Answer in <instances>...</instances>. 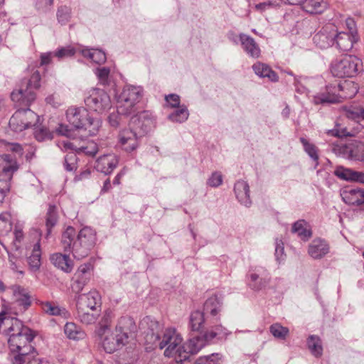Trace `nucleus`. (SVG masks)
Here are the masks:
<instances>
[{"instance_id":"f257e3e1","label":"nucleus","mask_w":364,"mask_h":364,"mask_svg":"<svg viewBox=\"0 0 364 364\" xmlns=\"http://www.w3.org/2000/svg\"><path fill=\"white\" fill-rule=\"evenodd\" d=\"M96 242V234L90 227H84L77 234L72 226L63 232L60 245L64 252L72 254L75 259L86 257Z\"/></svg>"},{"instance_id":"f03ea898","label":"nucleus","mask_w":364,"mask_h":364,"mask_svg":"<svg viewBox=\"0 0 364 364\" xmlns=\"http://www.w3.org/2000/svg\"><path fill=\"white\" fill-rule=\"evenodd\" d=\"M161 328L159 322L151 321L149 331L147 332L145 339L154 348L164 349L166 357H173L178 354L181 355V345L183 338L175 328L168 327L159 333L158 329Z\"/></svg>"},{"instance_id":"7ed1b4c3","label":"nucleus","mask_w":364,"mask_h":364,"mask_svg":"<svg viewBox=\"0 0 364 364\" xmlns=\"http://www.w3.org/2000/svg\"><path fill=\"white\" fill-rule=\"evenodd\" d=\"M34 332L26 326H22L16 333H12L8 339L9 360L11 364H24L30 358L35 348L31 345Z\"/></svg>"},{"instance_id":"20e7f679","label":"nucleus","mask_w":364,"mask_h":364,"mask_svg":"<svg viewBox=\"0 0 364 364\" xmlns=\"http://www.w3.org/2000/svg\"><path fill=\"white\" fill-rule=\"evenodd\" d=\"M40 81L39 71L33 69L29 77L22 80L19 89L11 92V100L18 106H30L36 99L35 90L40 87Z\"/></svg>"},{"instance_id":"39448f33","label":"nucleus","mask_w":364,"mask_h":364,"mask_svg":"<svg viewBox=\"0 0 364 364\" xmlns=\"http://www.w3.org/2000/svg\"><path fill=\"white\" fill-rule=\"evenodd\" d=\"M66 117L73 127L87 130L90 135H95L101 127L100 120L92 117L87 109L83 107H69L66 111Z\"/></svg>"},{"instance_id":"423d86ee","label":"nucleus","mask_w":364,"mask_h":364,"mask_svg":"<svg viewBox=\"0 0 364 364\" xmlns=\"http://www.w3.org/2000/svg\"><path fill=\"white\" fill-rule=\"evenodd\" d=\"M143 96V89L140 86L126 85L117 96V103L119 112L127 116L136 110V105Z\"/></svg>"},{"instance_id":"0eeeda50","label":"nucleus","mask_w":364,"mask_h":364,"mask_svg":"<svg viewBox=\"0 0 364 364\" xmlns=\"http://www.w3.org/2000/svg\"><path fill=\"white\" fill-rule=\"evenodd\" d=\"M362 65L360 59L355 55H345L331 63V70L335 77H352Z\"/></svg>"},{"instance_id":"6e6552de","label":"nucleus","mask_w":364,"mask_h":364,"mask_svg":"<svg viewBox=\"0 0 364 364\" xmlns=\"http://www.w3.org/2000/svg\"><path fill=\"white\" fill-rule=\"evenodd\" d=\"M15 105L18 109L9 120V127L12 130L20 132L37 124L39 117L28 108L29 106H18L16 103Z\"/></svg>"},{"instance_id":"1a4fd4ad","label":"nucleus","mask_w":364,"mask_h":364,"mask_svg":"<svg viewBox=\"0 0 364 364\" xmlns=\"http://www.w3.org/2000/svg\"><path fill=\"white\" fill-rule=\"evenodd\" d=\"M97 335L104 350L108 353H114L127 343L124 336L120 335L116 330L112 331L107 325H102L99 328Z\"/></svg>"},{"instance_id":"9d476101","label":"nucleus","mask_w":364,"mask_h":364,"mask_svg":"<svg viewBox=\"0 0 364 364\" xmlns=\"http://www.w3.org/2000/svg\"><path fill=\"white\" fill-rule=\"evenodd\" d=\"M85 104L87 109L99 114L107 111L112 107L109 95L105 90L97 88L89 92L85 99Z\"/></svg>"},{"instance_id":"9b49d317","label":"nucleus","mask_w":364,"mask_h":364,"mask_svg":"<svg viewBox=\"0 0 364 364\" xmlns=\"http://www.w3.org/2000/svg\"><path fill=\"white\" fill-rule=\"evenodd\" d=\"M155 124L154 116L148 110L136 114L130 120V127L141 136L151 131L154 128Z\"/></svg>"},{"instance_id":"f8f14e48","label":"nucleus","mask_w":364,"mask_h":364,"mask_svg":"<svg viewBox=\"0 0 364 364\" xmlns=\"http://www.w3.org/2000/svg\"><path fill=\"white\" fill-rule=\"evenodd\" d=\"M142 136L131 127L122 130L118 135V145L126 152L136 150L139 145V139Z\"/></svg>"},{"instance_id":"ddd939ff","label":"nucleus","mask_w":364,"mask_h":364,"mask_svg":"<svg viewBox=\"0 0 364 364\" xmlns=\"http://www.w3.org/2000/svg\"><path fill=\"white\" fill-rule=\"evenodd\" d=\"M336 29L333 25L327 24L314 36L316 46L321 49L327 48L334 44Z\"/></svg>"},{"instance_id":"4468645a","label":"nucleus","mask_w":364,"mask_h":364,"mask_svg":"<svg viewBox=\"0 0 364 364\" xmlns=\"http://www.w3.org/2000/svg\"><path fill=\"white\" fill-rule=\"evenodd\" d=\"M206 343L208 341L205 339L204 334L202 337L194 336L190 338L186 343L182 346L181 345V355H178L180 360H183V363H186V360L189 358V355L196 354L205 346ZM187 364L188 363H187Z\"/></svg>"},{"instance_id":"2eb2a0df","label":"nucleus","mask_w":364,"mask_h":364,"mask_svg":"<svg viewBox=\"0 0 364 364\" xmlns=\"http://www.w3.org/2000/svg\"><path fill=\"white\" fill-rule=\"evenodd\" d=\"M58 147L62 150H75L77 153H83L89 156H94L98 152V146L94 141H87L85 145L77 147L75 142L68 139L59 141Z\"/></svg>"},{"instance_id":"dca6fc26","label":"nucleus","mask_w":364,"mask_h":364,"mask_svg":"<svg viewBox=\"0 0 364 364\" xmlns=\"http://www.w3.org/2000/svg\"><path fill=\"white\" fill-rule=\"evenodd\" d=\"M119 164V157L114 154H107L100 156L95 161L94 167L105 175H109Z\"/></svg>"},{"instance_id":"f3484780","label":"nucleus","mask_w":364,"mask_h":364,"mask_svg":"<svg viewBox=\"0 0 364 364\" xmlns=\"http://www.w3.org/2000/svg\"><path fill=\"white\" fill-rule=\"evenodd\" d=\"M223 308V298L221 296L213 294L206 299L203 305V313L206 318L212 317L213 320L220 319V313Z\"/></svg>"},{"instance_id":"a211bd4d","label":"nucleus","mask_w":364,"mask_h":364,"mask_svg":"<svg viewBox=\"0 0 364 364\" xmlns=\"http://www.w3.org/2000/svg\"><path fill=\"white\" fill-rule=\"evenodd\" d=\"M77 308L90 309L95 311L101 306V297L97 291H90L87 294L78 296L77 299Z\"/></svg>"},{"instance_id":"6ab92c4d","label":"nucleus","mask_w":364,"mask_h":364,"mask_svg":"<svg viewBox=\"0 0 364 364\" xmlns=\"http://www.w3.org/2000/svg\"><path fill=\"white\" fill-rule=\"evenodd\" d=\"M270 277L267 270L262 267L255 268L254 272L250 274V287L255 290H261L269 283Z\"/></svg>"},{"instance_id":"aec40b11","label":"nucleus","mask_w":364,"mask_h":364,"mask_svg":"<svg viewBox=\"0 0 364 364\" xmlns=\"http://www.w3.org/2000/svg\"><path fill=\"white\" fill-rule=\"evenodd\" d=\"M18 167L15 155L10 154L0 155V173H4L9 181Z\"/></svg>"},{"instance_id":"412c9836","label":"nucleus","mask_w":364,"mask_h":364,"mask_svg":"<svg viewBox=\"0 0 364 364\" xmlns=\"http://www.w3.org/2000/svg\"><path fill=\"white\" fill-rule=\"evenodd\" d=\"M336 86H326V91L321 92L313 97V102L315 105L333 104L340 102L338 95L336 94Z\"/></svg>"},{"instance_id":"4be33fe9","label":"nucleus","mask_w":364,"mask_h":364,"mask_svg":"<svg viewBox=\"0 0 364 364\" xmlns=\"http://www.w3.org/2000/svg\"><path fill=\"white\" fill-rule=\"evenodd\" d=\"M363 189L346 187L341 191V196L343 202L348 205H360L363 204Z\"/></svg>"},{"instance_id":"5701e85b","label":"nucleus","mask_w":364,"mask_h":364,"mask_svg":"<svg viewBox=\"0 0 364 364\" xmlns=\"http://www.w3.org/2000/svg\"><path fill=\"white\" fill-rule=\"evenodd\" d=\"M358 36L356 33H349L347 32L336 33L334 43H336V47L341 51H348L351 50L353 43L358 41Z\"/></svg>"},{"instance_id":"b1692460","label":"nucleus","mask_w":364,"mask_h":364,"mask_svg":"<svg viewBox=\"0 0 364 364\" xmlns=\"http://www.w3.org/2000/svg\"><path fill=\"white\" fill-rule=\"evenodd\" d=\"M329 252V245L324 240L317 238L311 241L309 245V255L314 259H321Z\"/></svg>"},{"instance_id":"393cba45","label":"nucleus","mask_w":364,"mask_h":364,"mask_svg":"<svg viewBox=\"0 0 364 364\" xmlns=\"http://www.w3.org/2000/svg\"><path fill=\"white\" fill-rule=\"evenodd\" d=\"M239 39L243 50L249 56L254 58H258L260 56V48L253 38L247 34L240 33Z\"/></svg>"},{"instance_id":"a878e982","label":"nucleus","mask_w":364,"mask_h":364,"mask_svg":"<svg viewBox=\"0 0 364 364\" xmlns=\"http://www.w3.org/2000/svg\"><path fill=\"white\" fill-rule=\"evenodd\" d=\"M234 191L238 201L246 207L250 206L252 201L250 196V187L248 183L243 181H237L234 186Z\"/></svg>"},{"instance_id":"bb28decb","label":"nucleus","mask_w":364,"mask_h":364,"mask_svg":"<svg viewBox=\"0 0 364 364\" xmlns=\"http://www.w3.org/2000/svg\"><path fill=\"white\" fill-rule=\"evenodd\" d=\"M115 330L122 336H125L127 341L136 331V326L134 319L129 316H122L118 321Z\"/></svg>"},{"instance_id":"cd10ccee","label":"nucleus","mask_w":364,"mask_h":364,"mask_svg":"<svg viewBox=\"0 0 364 364\" xmlns=\"http://www.w3.org/2000/svg\"><path fill=\"white\" fill-rule=\"evenodd\" d=\"M50 261L55 267L66 273L71 272L73 269V262L68 253H55L51 255Z\"/></svg>"},{"instance_id":"c85d7f7f","label":"nucleus","mask_w":364,"mask_h":364,"mask_svg":"<svg viewBox=\"0 0 364 364\" xmlns=\"http://www.w3.org/2000/svg\"><path fill=\"white\" fill-rule=\"evenodd\" d=\"M255 73L260 77H267L272 82H277V74L267 64L257 62L252 65Z\"/></svg>"},{"instance_id":"c756f323","label":"nucleus","mask_w":364,"mask_h":364,"mask_svg":"<svg viewBox=\"0 0 364 364\" xmlns=\"http://www.w3.org/2000/svg\"><path fill=\"white\" fill-rule=\"evenodd\" d=\"M9 290L13 294L15 300L20 306L27 309L31 305V298L25 289L18 285H14L9 288Z\"/></svg>"},{"instance_id":"7c9ffc66","label":"nucleus","mask_w":364,"mask_h":364,"mask_svg":"<svg viewBox=\"0 0 364 364\" xmlns=\"http://www.w3.org/2000/svg\"><path fill=\"white\" fill-rule=\"evenodd\" d=\"M41 309L44 313L49 316H59L63 318H68V311L63 307H60L55 303L45 301L41 303Z\"/></svg>"},{"instance_id":"2f4dec72","label":"nucleus","mask_w":364,"mask_h":364,"mask_svg":"<svg viewBox=\"0 0 364 364\" xmlns=\"http://www.w3.org/2000/svg\"><path fill=\"white\" fill-rule=\"evenodd\" d=\"M230 334V332L226 328L221 325H216L205 331L204 336L208 342H210L215 338L218 340L225 339Z\"/></svg>"},{"instance_id":"473e14b6","label":"nucleus","mask_w":364,"mask_h":364,"mask_svg":"<svg viewBox=\"0 0 364 364\" xmlns=\"http://www.w3.org/2000/svg\"><path fill=\"white\" fill-rule=\"evenodd\" d=\"M348 159L354 161H364V144L356 142L346 147Z\"/></svg>"},{"instance_id":"72a5a7b5","label":"nucleus","mask_w":364,"mask_h":364,"mask_svg":"<svg viewBox=\"0 0 364 364\" xmlns=\"http://www.w3.org/2000/svg\"><path fill=\"white\" fill-rule=\"evenodd\" d=\"M301 6L309 14H321L326 9V3L323 0H304Z\"/></svg>"},{"instance_id":"f704fd0d","label":"nucleus","mask_w":364,"mask_h":364,"mask_svg":"<svg viewBox=\"0 0 364 364\" xmlns=\"http://www.w3.org/2000/svg\"><path fill=\"white\" fill-rule=\"evenodd\" d=\"M208 320L205 314L199 310L193 311L190 315L189 326L193 331H199L203 326V324Z\"/></svg>"},{"instance_id":"c9c22d12","label":"nucleus","mask_w":364,"mask_h":364,"mask_svg":"<svg viewBox=\"0 0 364 364\" xmlns=\"http://www.w3.org/2000/svg\"><path fill=\"white\" fill-rule=\"evenodd\" d=\"M291 231L304 240H308L312 235L311 230L308 228V223L304 220L295 222L292 225Z\"/></svg>"},{"instance_id":"e433bc0d","label":"nucleus","mask_w":364,"mask_h":364,"mask_svg":"<svg viewBox=\"0 0 364 364\" xmlns=\"http://www.w3.org/2000/svg\"><path fill=\"white\" fill-rule=\"evenodd\" d=\"M343 110L348 119L356 121L364 119V107L361 106L356 105H346L343 107Z\"/></svg>"},{"instance_id":"4c0bfd02","label":"nucleus","mask_w":364,"mask_h":364,"mask_svg":"<svg viewBox=\"0 0 364 364\" xmlns=\"http://www.w3.org/2000/svg\"><path fill=\"white\" fill-rule=\"evenodd\" d=\"M79 51L84 57L92 60L97 64H102L106 61V55L101 50L84 48Z\"/></svg>"},{"instance_id":"58836bf2","label":"nucleus","mask_w":364,"mask_h":364,"mask_svg":"<svg viewBox=\"0 0 364 364\" xmlns=\"http://www.w3.org/2000/svg\"><path fill=\"white\" fill-rule=\"evenodd\" d=\"M336 87L337 90L343 92V95H338L339 98H352L357 94L358 91L357 84H355L352 81H345L343 83L338 84Z\"/></svg>"},{"instance_id":"ea45409f","label":"nucleus","mask_w":364,"mask_h":364,"mask_svg":"<svg viewBox=\"0 0 364 364\" xmlns=\"http://www.w3.org/2000/svg\"><path fill=\"white\" fill-rule=\"evenodd\" d=\"M64 333L70 339L80 340L83 339L85 333L75 323L68 322L64 326Z\"/></svg>"},{"instance_id":"a19ab883","label":"nucleus","mask_w":364,"mask_h":364,"mask_svg":"<svg viewBox=\"0 0 364 364\" xmlns=\"http://www.w3.org/2000/svg\"><path fill=\"white\" fill-rule=\"evenodd\" d=\"M90 311L91 310L83 308H77V318L81 323L86 325H90L94 323L97 321L99 316L97 311H95L92 313H90Z\"/></svg>"},{"instance_id":"79ce46f5","label":"nucleus","mask_w":364,"mask_h":364,"mask_svg":"<svg viewBox=\"0 0 364 364\" xmlns=\"http://www.w3.org/2000/svg\"><path fill=\"white\" fill-rule=\"evenodd\" d=\"M41 246L39 242L34 245L31 255L28 257V263L33 271H37L41 266Z\"/></svg>"},{"instance_id":"37998d69","label":"nucleus","mask_w":364,"mask_h":364,"mask_svg":"<svg viewBox=\"0 0 364 364\" xmlns=\"http://www.w3.org/2000/svg\"><path fill=\"white\" fill-rule=\"evenodd\" d=\"M58 222V213L55 205H49L48 212L46 213V226L47 230L46 237H48L51 233L52 228L56 225Z\"/></svg>"},{"instance_id":"c03bdc74","label":"nucleus","mask_w":364,"mask_h":364,"mask_svg":"<svg viewBox=\"0 0 364 364\" xmlns=\"http://www.w3.org/2000/svg\"><path fill=\"white\" fill-rule=\"evenodd\" d=\"M307 346L311 353L316 357L322 355L323 348L318 336L311 335L307 339Z\"/></svg>"},{"instance_id":"a18cd8bd","label":"nucleus","mask_w":364,"mask_h":364,"mask_svg":"<svg viewBox=\"0 0 364 364\" xmlns=\"http://www.w3.org/2000/svg\"><path fill=\"white\" fill-rule=\"evenodd\" d=\"M189 116L188 110L184 105L168 115V119L173 122L182 123L186 122Z\"/></svg>"},{"instance_id":"49530a36","label":"nucleus","mask_w":364,"mask_h":364,"mask_svg":"<svg viewBox=\"0 0 364 364\" xmlns=\"http://www.w3.org/2000/svg\"><path fill=\"white\" fill-rule=\"evenodd\" d=\"M356 171L350 168L338 166L334 171V175L338 178L350 182H355Z\"/></svg>"},{"instance_id":"de8ad7c7","label":"nucleus","mask_w":364,"mask_h":364,"mask_svg":"<svg viewBox=\"0 0 364 364\" xmlns=\"http://www.w3.org/2000/svg\"><path fill=\"white\" fill-rule=\"evenodd\" d=\"M300 141L304 146L305 152L316 162V166H317L318 164V148L304 137L300 138Z\"/></svg>"},{"instance_id":"09e8293b","label":"nucleus","mask_w":364,"mask_h":364,"mask_svg":"<svg viewBox=\"0 0 364 364\" xmlns=\"http://www.w3.org/2000/svg\"><path fill=\"white\" fill-rule=\"evenodd\" d=\"M269 331L274 338L279 340H285L289 333L288 328L282 326L279 323L272 324L269 327Z\"/></svg>"},{"instance_id":"8fccbe9b","label":"nucleus","mask_w":364,"mask_h":364,"mask_svg":"<svg viewBox=\"0 0 364 364\" xmlns=\"http://www.w3.org/2000/svg\"><path fill=\"white\" fill-rule=\"evenodd\" d=\"M222 355L219 353H212L211 355L200 356L194 364H221ZM181 364H187L182 363Z\"/></svg>"},{"instance_id":"3c124183","label":"nucleus","mask_w":364,"mask_h":364,"mask_svg":"<svg viewBox=\"0 0 364 364\" xmlns=\"http://www.w3.org/2000/svg\"><path fill=\"white\" fill-rule=\"evenodd\" d=\"M11 229V215L8 213L0 214V235L8 234Z\"/></svg>"},{"instance_id":"603ef678","label":"nucleus","mask_w":364,"mask_h":364,"mask_svg":"<svg viewBox=\"0 0 364 364\" xmlns=\"http://www.w3.org/2000/svg\"><path fill=\"white\" fill-rule=\"evenodd\" d=\"M280 6L279 0H267L264 2L259 3L255 6V9L263 13L267 11L277 9Z\"/></svg>"},{"instance_id":"864d4df0","label":"nucleus","mask_w":364,"mask_h":364,"mask_svg":"<svg viewBox=\"0 0 364 364\" xmlns=\"http://www.w3.org/2000/svg\"><path fill=\"white\" fill-rule=\"evenodd\" d=\"M56 16L60 23L66 24L71 17V9L67 6H61L58 7Z\"/></svg>"},{"instance_id":"5fc2aeb1","label":"nucleus","mask_w":364,"mask_h":364,"mask_svg":"<svg viewBox=\"0 0 364 364\" xmlns=\"http://www.w3.org/2000/svg\"><path fill=\"white\" fill-rule=\"evenodd\" d=\"M64 167L68 171H73L77 167V157L75 153L69 152L65 156Z\"/></svg>"},{"instance_id":"6e6d98bb","label":"nucleus","mask_w":364,"mask_h":364,"mask_svg":"<svg viewBox=\"0 0 364 364\" xmlns=\"http://www.w3.org/2000/svg\"><path fill=\"white\" fill-rule=\"evenodd\" d=\"M77 51L78 50L71 46L61 47L54 52V56L61 60L73 56Z\"/></svg>"},{"instance_id":"4d7b16f0","label":"nucleus","mask_w":364,"mask_h":364,"mask_svg":"<svg viewBox=\"0 0 364 364\" xmlns=\"http://www.w3.org/2000/svg\"><path fill=\"white\" fill-rule=\"evenodd\" d=\"M75 279L72 284V290L75 293H80L84 287L89 282L90 278L79 274H75Z\"/></svg>"},{"instance_id":"13d9d810","label":"nucleus","mask_w":364,"mask_h":364,"mask_svg":"<svg viewBox=\"0 0 364 364\" xmlns=\"http://www.w3.org/2000/svg\"><path fill=\"white\" fill-rule=\"evenodd\" d=\"M109 73L110 69L107 67L98 68L95 72L100 82L104 85L107 84L108 82Z\"/></svg>"},{"instance_id":"bf43d9fd","label":"nucleus","mask_w":364,"mask_h":364,"mask_svg":"<svg viewBox=\"0 0 364 364\" xmlns=\"http://www.w3.org/2000/svg\"><path fill=\"white\" fill-rule=\"evenodd\" d=\"M53 5V0H36V7L38 11L46 13L51 10Z\"/></svg>"},{"instance_id":"052dcab7","label":"nucleus","mask_w":364,"mask_h":364,"mask_svg":"<svg viewBox=\"0 0 364 364\" xmlns=\"http://www.w3.org/2000/svg\"><path fill=\"white\" fill-rule=\"evenodd\" d=\"M275 257L276 259L281 262L284 260L285 255H284V243L282 240L276 239L275 241Z\"/></svg>"},{"instance_id":"680f3d73","label":"nucleus","mask_w":364,"mask_h":364,"mask_svg":"<svg viewBox=\"0 0 364 364\" xmlns=\"http://www.w3.org/2000/svg\"><path fill=\"white\" fill-rule=\"evenodd\" d=\"M35 138L38 141H43L46 140L51 139L53 136L52 133L49 132L46 128H40L35 131Z\"/></svg>"},{"instance_id":"e2e57ef3","label":"nucleus","mask_w":364,"mask_h":364,"mask_svg":"<svg viewBox=\"0 0 364 364\" xmlns=\"http://www.w3.org/2000/svg\"><path fill=\"white\" fill-rule=\"evenodd\" d=\"M121 115H124L119 112V105L116 112H112L108 117V122L113 127H118L121 122Z\"/></svg>"},{"instance_id":"0e129e2a","label":"nucleus","mask_w":364,"mask_h":364,"mask_svg":"<svg viewBox=\"0 0 364 364\" xmlns=\"http://www.w3.org/2000/svg\"><path fill=\"white\" fill-rule=\"evenodd\" d=\"M223 183V175L218 171L212 173L208 180V185L211 187H218Z\"/></svg>"},{"instance_id":"69168bd1","label":"nucleus","mask_w":364,"mask_h":364,"mask_svg":"<svg viewBox=\"0 0 364 364\" xmlns=\"http://www.w3.org/2000/svg\"><path fill=\"white\" fill-rule=\"evenodd\" d=\"M166 103L171 108L179 107L180 105V97L176 94H170L165 97Z\"/></svg>"},{"instance_id":"338daca9","label":"nucleus","mask_w":364,"mask_h":364,"mask_svg":"<svg viewBox=\"0 0 364 364\" xmlns=\"http://www.w3.org/2000/svg\"><path fill=\"white\" fill-rule=\"evenodd\" d=\"M328 134L337 137H344V136H354V133L348 132L346 128H343L341 129H333L328 130L327 132Z\"/></svg>"},{"instance_id":"774afa93","label":"nucleus","mask_w":364,"mask_h":364,"mask_svg":"<svg viewBox=\"0 0 364 364\" xmlns=\"http://www.w3.org/2000/svg\"><path fill=\"white\" fill-rule=\"evenodd\" d=\"M26 364H50L46 360L37 357V352L34 350L30 358L26 359Z\"/></svg>"}]
</instances>
